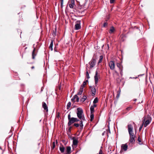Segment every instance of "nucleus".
<instances>
[{"label":"nucleus","instance_id":"16","mask_svg":"<svg viewBox=\"0 0 154 154\" xmlns=\"http://www.w3.org/2000/svg\"><path fill=\"white\" fill-rule=\"evenodd\" d=\"M72 100H75L77 102H78L79 100V97L77 95H75L74 97V98L72 99Z\"/></svg>","mask_w":154,"mask_h":154},{"label":"nucleus","instance_id":"14","mask_svg":"<svg viewBox=\"0 0 154 154\" xmlns=\"http://www.w3.org/2000/svg\"><path fill=\"white\" fill-rule=\"evenodd\" d=\"M78 143V140L77 139H73V145L77 146Z\"/></svg>","mask_w":154,"mask_h":154},{"label":"nucleus","instance_id":"1","mask_svg":"<svg viewBox=\"0 0 154 154\" xmlns=\"http://www.w3.org/2000/svg\"><path fill=\"white\" fill-rule=\"evenodd\" d=\"M128 129L130 136V141L131 143H133L134 142V138L135 137V136L133 133V127L131 125L129 124L128 125Z\"/></svg>","mask_w":154,"mask_h":154},{"label":"nucleus","instance_id":"26","mask_svg":"<svg viewBox=\"0 0 154 154\" xmlns=\"http://www.w3.org/2000/svg\"><path fill=\"white\" fill-rule=\"evenodd\" d=\"M98 99L97 97H96L95 98L93 101V103L94 104L98 102Z\"/></svg>","mask_w":154,"mask_h":154},{"label":"nucleus","instance_id":"30","mask_svg":"<svg viewBox=\"0 0 154 154\" xmlns=\"http://www.w3.org/2000/svg\"><path fill=\"white\" fill-rule=\"evenodd\" d=\"M74 126L76 127H78L79 126V124L78 123H75L74 124Z\"/></svg>","mask_w":154,"mask_h":154},{"label":"nucleus","instance_id":"12","mask_svg":"<svg viewBox=\"0 0 154 154\" xmlns=\"http://www.w3.org/2000/svg\"><path fill=\"white\" fill-rule=\"evenodd\" d=\"M121 148L125 151H126L128 148V145L126 144H123L122 145Z\"/></svg>","mask_w":154,"mask_h":154},{"label":"nucleus","instance_id":"8","mask_svg":"<svg viewBox=\"0 0 154 154\" xmlns=\"http://www.w3.org/2000/svg\"><path fill=\"white\" fill-rule=\"evenodd\" d=\"M96 63V60L95 59L93 58L91 61L89 62V64L90 65V68H92L95 65Z\"/></svg>","mask_w":154,"mask_h":154},{"label":"nucleus","instance_id":"46","mask_svg":"<svg viewBox=\"0 0 154 154\" xmlns=\"http://www.w3.org/2000/svg\"><path fill=\"white\" fill-rule=\"evenodd\" d=\"M34 66H32V67H31V68H32V69H34Z\"/></svg>","mask_w":154,"mask_h":154},{"label":"nucleus","instance_id":"11","mask_svg":"<svg viewBox=\"0 0 154 154\" xmlns=\"http://www.w3.org/2000/svg\"><path fill=\"white\" fill-rule=\"evenodd\" d=\"M75 122L74 118L72 117L70 119V120H69V122L68 123V125L70 126L72 124Z\"/></svg>","mask_w":154,"mask_h":154},{"label":"nucleus","instance_id":"47","mask_svg":"<svg viewBox=\"0 0 154 154\" xmlns=\"http://www.w3.org/2000/svg\"><path fill=\"white\" fill-rule=\"evenodd\" d=\"M61 1L63 2V0H61Z\"/></svg>","mask_w":154,"mask_h":154},{"label":"nucleus","instance_id":"13","mask_svg":"<svg viewBox=\"0 0 154 154\" xmlns=\"http://www.w3.org/2000/svg\"><path fill=\"white\" fill-rule=\"evenodd\" d=\"M42 107L45 110L46 112L48 111V108L46 103L45 102L42 103Z\"/></svg>","mask_w":154,"mask_h":154},{"label":"nucleus","instance_id":"49","mask_svg":"<svg viewBox=\"0 0 154 154\" xmlns=\"http://www.w3.org/2000/svg\"><path fill=\"white\" fill-rule=\"evenodd\" d=\"M107 46H108V47H109V45H107Z\"/></svg>","mask_w":154,"mask_h":154},{"label":"nucleus","instance_id":"36","mask_svg":"<svg viewBox=\"0 0 154 154\" xmlns=\"http://www.w3.org/2000/svg\"><path fill=\"white\" fill-rule=\"evenodd\" d=\"M55 147V142H53V146H52V148H54Z\"/></svg>","mask_w":154,"mask_h":154},{"label":"nucleus","instance_id":"23","mask_svg":"<svg viewBox=\"0 0 154 154\" xmlns=\"http://www.w3.org/2000/svg\"><path fill=\"white\" fill-rule=\"evenodd\" d=\"M90 121H92L94 118V115L93 113H91V116H90Z\"/></svg>","mask_w":154,"mask_h":154},{"label":"nucleus","instance_id":"38","mask_svg":"<svg viewBox=\"0 0 154 154\" xmlns=\"http://www.w3.org/2000/svg\"><path fill=\"white\" fill-rule=\"evenodd\" d=\"M74 119L75 122H77V121H79V120H78V119L77 118H74Z\"/></svg>","mask_w":154,"mask_h":154},{"label":"nucleus","instance_id":"29","mask_svg":"<svg viewBox=\"0 0 154 154\" xmlns=\"http://www.w3.org/2000/svg\"><path fill=\"white\" fill-rule=\"evenodd\" d=\"M86 76L88 79H89L90 78L89 76V74L88 71L86 72Z\"/></svg>","mask_w":154,"mask_h":154},{"label":"nucleus","instance_id":"43","mask_svg":"<svg viewBox=\"0 0 154 154\" xmlns=\"http://www.w3.org/2000/svg\"><path fill=\"white\" fill-rule=\"evenodd\" d=\"M120 92H119V94H118L117 95V97L118 98H119V95H120Z\"/></svg>","mask_w":154,"mask_h":154},{"label":"nucleus","instance_id":"20","mask_svg":"<svg viewBox=\"0 0 154 154\" xmlns=\"http://www.w3.org/2000/svg\"><path fill=\"white\" fill-rule=\"evenodd\" d=\"M83 88H80L79 91L78 93V94L79 95H81L83 92Z\"/></svg>","mask_w":154,"mask_h":154},{"label":"nucleus","instance_id":"27","mask_svg":"<svg viewBox=\"0 0 154 154\" xmlns=\"http://www.w3.org/2000/svg\"><path fill=\"white\" fill-rule=\"evenodd\" d=\"M84 121V120H81L80 122V125L81 127H82L83 126V121Z\"/></svg>","mask_w":154,"mask_h":154},{"label":"nucleus","instance_id":"22","mask_svg":"<svg viewBox=\"0 0 154 154\" xmlns=\"http://www.w3.org/2000/svg\"><path fill=\"white\" fill-rule=\"evenodd\" d=\"M91 113H93L94 111V108L93 106H91L90 107Z\"/></svg>","mask_w":154,"mask_h":154},{"label":"nucleus","instance_id":"44","mask_svg":"<svg viewBox=\"0 0 154 154\" xmlns=\"http://www.w3.org/2000/svg\"><path fill=\"white\" fill-rule=\"evenodd\" d=\"M97 106L96 105L94 104L93 106H93L94 108L95 107H96Z\"/></svg>","mask_w":154,"mask_h":154},{"label":"nucleus","instance_id":"39","mask_svg":"<svg viewBox=\"0 0 154 154\" xmlns=\"http://www.w3.org/2000/svg\"><path fill=\"white\" fill-rule=\"evenodd\" d=\"M115 0H110V3H113L114 2Z\"/></svg>","mask_w":154,"mask_h":154},{"label":"nucleus","instance_id":"19","mask_svg":"<svg viewBox=\"0 0 154 154\" xmlns=\"http://www.w3.org/2000/svg\"><path fill=\"white\" fill-rule=\"evenodd\" d=\"M86 96H83L80 99V101L83 102L86 100Z\"/></svg>","mask_w":154,"mask_h":154},{"label":"nucleus","instance_id":"37","mask_svg":"<svg viewBox=\"0 0 154 154\" xmlns=\"http://www.w3.org/2000/svg\"><path fill=\"white\" fill-rule=\"evenodd\" d=\"M107 25V23H104L103 24V26L105 27Z\"/></svg>","mask_w":154,"mask_h":154},{"label":"nucleus","instance_id":"6","mask_svg":"<svg viewBox=\"0 0 154 154\" xmlns=\"http://www.w3.org/2000/svg\"><path fill=\"white\" fill-rule=\"evenodd\" d=\"M109 66L110 69L112 70H113L115 68V64L114 62L113 61H111L109 63Z\"/></svg>","mask_w":154,"mask_h":154},{"label":"nucleus","instance_id":"17","mask_svg":"<svg viewBox=\"0 0 154 154\" xmlns=\"http://www.w3.org/2000/svg\"><path fill=\"white\" fill-rule=\"evenodd\" d=\"M71 147L69 146H68L66 147V152L67 154H69L71 153Z\"/></svg>","mask_w":154,"mask_h":154},{"label":"nucleus","instance_id":"24","mask_svg":"<svg viewBox=\"0 0 154 154\" xmlns=\"http://www.w3.org/2000/svg\"><path fill=\"white\" fill-rule=\"evenodd\" d=\"M103 56L101 55V56H100V57H99V61L98 62V63H101L102 62V60L103 59Z\"/></svg>","mask_w":154,"mask_h":154},{"label":"nucleus","instance_id":"25","mask_svg":"<svg viewBox=\"0 0 154 154\" xmlns=\"http://www.w3.org/2000/svg\"><path fill=\"white\" fill-rule=\"evenodd\" d=\"M71 105V103L70 102H69L67 103V109H68L70 107Z\"/></svg>","mask_w":154,"mask_h":154},{"label":"nucleus","instance_id":"5","mask_svg":"<svg viewBox=\"0 0 154 154\" xmlns=\"http://www.w3.org/2000/svg\"><path fill=\"white\" fill-rule=\"evenodd\" d=\"M68 4L69 7L71 8H73L75 6L74 0H69Z\"/></svg>","mask_w":154,"mask_h":154},{"label":"nucleus","instance_id":"41","mask_svg":"<svg viewBox=\"0 0 154 154\" xmlns=\"http://www.w3.org/2000/svg\"><path fill=\"white\" fill-rule=\"evenodd\" d=\"M63 2L61 1V8H62V7L63 6Z\"/></svg>","mask_w":154,"mask_h":154},{"label":"nucleus","instance_id":"33","mask_svg":"<svg viewBox=\"0 0 154 154\" xmlns=\"http://www.w3.org/2000/svg\"><path fill=\"white\" fill-rule=\"evenodd\" d=\"M143 125H143V124L141 125L140 127L139 128V131H140L142 128V127H143Z\"/></svg>","mask_w":154,"mask_h":154},{"label":"nucleus","instance_id":"3","mask_svg":"<svg viewBox=\"0 0 154 154\" xmlns=\"http://www.w3.org/2000/svg\"><path fill=\"white\" fill-rule=\"evenodd\" d=\"M77 115L78 117L81 120H85L83 111L81 108H77Z\"/></svg>","mask_w":154,"mask_h":154},{"label":"nucleus","instance_id":"15","mask_svg":"<svg viewBox=\"0 0 154 154\" xmlns=\"http://www.w3.org/2000/svg\"><path fill=\"white\" fill-rule=\"evenodd\" d=\"M59 149L61 152L63 153L64 152L65 149L63 145L60 146L59 147Z\"/></svg>","mask_w":154,"mask_h":154},{"label":"nucleus","instance_id":"42","mask_svg":"<svg viewBox=\"0 0 154 154\" xmlns=\"http://www.w3.org/2000/svg\"><path fill=\"white\" fill-rule=\"evenodd\" d=\"M85 85H84L83 84L81 85L80 88H83H83L85 87Z\"/></svg>","mask_w":154,"mask_h":154},{"label":"nucleus","instance_id":"21","mask_svg":"<svg viewBox=\"0 0 154 154\" xmlns=\"http://www.w3.org/2000/svg\"><path fill=\"white\" fill-rule=\"evenodd\" d=\"M53 41H51V44H50L49 48L51 49V51L53 50Z\"/></svg>","mask_w":154,"mask_h":154},{"label":"nucleus","instance_id":"7","mask_svg":"<svg viewBox=\"0 0 154 154\" xmlns=\"http://www.w3.org/2000/svg\"><path fill=\"white\" fill-rule=\"evenodd\" d=\"M81 21L78 20L76 22L75 24V29L76 30H78L81 28L80 26Z\"/></svg>","mask_w":154,"mask_h":154},{"label":"nucleus","instance_id":"45","mask_svg":"<svg viewBox=\"0 0 154 154\" xmlns=\"http://www.w3.org/2000/svg\"><path fill=\"white\" fill-rule=\"evenodd\" d=\"M115 72L116 73L117 75L118 74V72L116 71H115Z\"/></svg>","mask_w":154,"mask_h":154},{"label":"nucleus","instance_id":"34","mask_svg":"<svg viewBox=\"0 0 154 154\" xmlns=\"http://www.w3.org/2000/svg\"><path fill=\"white\" fill-rule=\"evenodd\" d=\"M117 66L119 68V69H120V65L119 63H117Z\"/></svg>","mask_w":154,"mask_h":154},{"label":"nucleus","instance_id":"10","mask_svg":"<svg viewBox=\"0 0 154 154\" xmlns=\"http://www.w3.org/2000/svg\"><path fill=\"white\" fill-rule=\"evenodd\" d=\"M36 54L37 51L36 49L35 48H34L32 54V58L33 59H35V57L36 56Z\"/></svg>","mask_w":154,"mask_h":154},{"label":"nucleus","instance_id":"40","mask_svg":"<svg viewBox=\"0 0 154 154\" xmlns=\"http://www.w3.org/2000/svg\"><path fill=\"white\" fill-rule=\"evenodd\" d=\"M68 119H69V120L70 119H71V118H70V115H68Z\"/></svg>","mask_w":154,"mask_h":154},{"label":"nucleus","instance_id":"18","mask_svg":"<svg viewBox=\"0 0 154 154\" xmlns=\"http://www.w3.org/2000/svg\"><path fill=\"white\" fill-rule=\"evenodd\" d=\"M115 31V29L113 26H112L110 27L109 32L110 34H112Z\"/></svg>","mask_w":154,"mask_h":154},{"label":"nucleus","instance_id":"35","mask_svg":"<svg viewBox=\"0 0 154 154\" xmlns=\"http://www.w3.org/2000/svg\"><path fill=\"white\" fill-rule=\"evenodd\" d=\"M131 108H132V107H127L126 108V109L128 110H130L131 109Z\"/></svg>","mask_w":154,"mask_h":154},{"label":"nucleus","instance_id":"28","mask_svg":"<svg viewBox=\"0 0 154 154\" xmlns=\"http://www.w3.org/2000/svg\"><path fill=\"white\" fill-rule=\"evenodd\" d=\"M138 141L139 142V144H142L141 143V139L139 137H138Z\"/></svg>","mask_w":154,"mask_h":154},{"label":"nucleus","instance_id":"4","mask_svg":"<svg viewBox=\"0 0 154 154\" xmlns=\"http://www.w3.org/2000/svg\"><path fill=\"white\" fill-rule=\"evenodd\" d=\"M94 79L95 85L96 86L98 82L99 78H100V75L98 74V72L96 71L95 72V74L94 76Z\"/></svg>","mask_w":154,"mask_h":154},{"label":"nucleus","instance_id":"32","mask_svg":"<svg viewBox=\"0 0 154 154\" xmlns=\"http://www.w3.org/2000/svg\"><path fill=\"white\" fill-rule=\"evenodd\" d=\"M98 154H103V152L102 151L101 149H100V150Z\"/></svg>","mask_w":154,"mask_h":154},{"label":"nucleus","instance_id":"2","mask_svg":"<svg viewBox=\"0 0 154 154\" xmlns=\"http://www.w3.org/2000/svg\"><path fill=\"white\" fill-rule=\"evenodd\" d=\"M143 118V125H144V127H146L151 122L152 118L149 115H147L144 117Z\"/></svg>","mask_w":154,"mask_h":154},{"label":"nucleus","instance_id":"31","mask_svg":"<svg viewBox=\"0 0 154 154\" xmlns=\"http://www.w3.org/2000/svg\"><path fill=\"white\" fill-rule=\"evenodd\" d=\"M88 82V81L86 80L83 82V84L84 85H85L87 83V82Z\"/></svg>","mask_w":154,"mask_h":154},{"label":"nucleus","instance_id":"48","mask_svg":"<svg viewBox=\"0 0 154 154\" xmlns=\"http://www.w3.org/2000/svg\"><path fill=\"white\" fill-rule=\"evenodd\" d=\"M120 73H121V74H122V72L121 71V72Z\"/></svg>","mask_w":154,"mask_h":154},{"label":"nucleus","instance_id":"9","mask_svg":"<svg viewBox=\"0 0 154 154\" xmlns=\"http://www.w3.org/2000/svg\"><path fill=\"white\" fill-rule=\"evenodd\" d=\"M90 89L91 90V91L92 92V95L93 96H94L96 94V89L94 86H90Z\"/></svg>","mask_w":154,"mask_h":154}]
</instances>
